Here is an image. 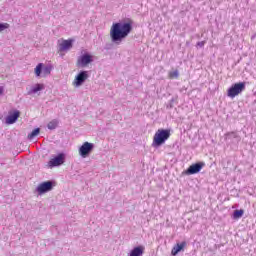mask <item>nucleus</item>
<instances>
[{"label": "nucleus", "instance_id": "1", "mask_svg": "<svg viewBox=\"0 0 256 256\" xmlns=\"http://www.w3.org/2000/svg\"><path fill=\"white\" fill-rule=\"evenodd\" d=\"M133 31L131 22H115L110 28V39L115 45H121Z\"/></svg>", "mask_w": 256, "mask_h": 256}, {"label": "nucleus", "instance_id": "2", "mask_svg": "<svg viewBox=\"0 0 256 256\" xmlns=\"http://www.w3.org/2000/svg\"><path fill=\"white\" fill-rule=\"evenodd\" d=\"M171 137V131L168 129H159L153 139V147H161Z\"/></svg>", "mask_w": 256, "mask_h": 256}, {"label": "nucleus", "instance_id": "3", "mask_svg": "<svg viewBox=\"0 0 256 256\" xmlns=\"http://www.w3.org/2000/svg\"><path fill=\"white\" fill-rule=\"evenodd\" d=\"M245 89V82L235 83L228 89L227 96L230 97V99H235V97H237V95H241V92L245 91Z\"/></svg>", "mask_w": 256, "mask_h": 256}, {"label": "nucleus", "instance_id": "4", "mask_svg": "<svg viewBox=\"0 0 256 256\" xmlns=\"http://www.w3.org/2000/svg\"><path fill=\"white\" fill-rule=\"evenodd\" d=\"M93 149H95V144L90 142H84L78 149V153L80 157H82V159H87V156L91 155Z\"/></svg>", "mask_w": 256, "mask_h": 256}, {"label": "nucleus", "instance_id": "5", "mask_svg": "<svg viewBox=\"0 0 256 256\" xmlns=\"http://www.w3.org/2000/svg\"><path fill=\"white\" fill-rule=\"evenodd\" d=\"M65 163V154L59 153L58 155L54 156L52 159L48 162V167L50 169H53V167H61Z\"/></svg>", "mask_w": 256, "mask_h": 256}, {"label": "nucleus", "instance_id": "6", "mask_svg": "<svg viewBox=\"0 0 256 256\" xmlns=\"http://www.w3.org/2000/svg\"><path fill=\"white\" fill-rule=\"evenodd\" d=\"M52 190H53V182L52 181L42 182L36 188V191L39 195L49 193V191H52Z\"/></svg>", "mask_w": 256, "mask_h": 256}, {"label": "nucleus", "instance_id": "7", "mask_svg": "<svg viewBox=\"0 0 256 256\" xmlns=\"http://www.w3.org/2000/svg\"><path fill=\"white\" fill-rule=\"evenodd\" d=\"M204 167L205 162H197L195 164H192L185 171V175H196V173H199Z\"/></svg>", "mask_w": 256, "mask_h": 256}, {"label": "nucleus", "instance_id": "8", "mask_svg": "<svg viewBox=\"0 0 256 256\" xmlns=\"http://www.w3.org/2000/svg\"><path fill=\"white\" fill-rule=\"evenodd\" d=\"M88 79H89V71L82 70L76 76L75 81H74V85L76 87H81V85H83L84 82Z\"/></svg>", "mask_w": 256, "mask_h": 256}, {"label": "nucleus", "instance_id": "9", "mask_svg": "<svg viewBox=\"0 0 256 256\" xmlns=\"http://www.w3.org/2000/svg\"><path fill=\"white\" fill-rule=\"evenodd\" d=\"M89 63H93V56L89 53H85L78 58V65H80V67H87Z\"/></svg>", "mask_w": 256, "mask_h": 256}, {"label": "nucleus", "instance_id": "10", "mask_svg": "<svg viewBox=\"0 0 256 256\" xmlns=\"http://www.w3.org/2000/svg\"><path fill=\"white\" fill-rule=\"evenodd\" d=\"M21 112L19 110H15L14 112H10L6 117L7 125H13V123H17V119H19Z\"/></svg>", "mask_w": 256, "mask_h": 256}, {"label": "nucleus", "instance_id": "11", "mask_svg": "<svg viewBox=\"0 0 256 256\" xmlns=\"http://www.w3.org/2000/svg\"><path fill=\"white\" fill-rule=\"evenodd\" d=\"M185 247H187V242L183 241L181 243H177L172 248L171 255L177 256L179 253H181V251H183V249H185Z\"/></svg>", "mask_w": 256, "mask_h": 256}, {"label": "nucleus", "instance_id": "12", "mask_svg": "<svg viewBox=\"0 0 256 256\" xmlns=\"http://www.w3.org/2000/svg\"><path fill=\"white\" fill-rule=\"evenodd\" d=\"M226 139L236 144L241 142V136H239L237 132H228L226 134Z\"/></svg>", "mask_w": 256, "mask_h": 256}, {"label": "nucleus", "instance_id": "13", "mask_svg": "<svg viewBox=\"0 0 256 256\" xmlns=\"http://www.w3.org/2000/svg\"><path fill=\"white\" fill-rule=\"evenodd\" d=\"M44 89L45 84L37 83L30 88V90L27 92V95H35L36 93H39V91H43Z\"/></svg>", "mask_w": 256, "mask_h": 256}, {"label": "nucleus", "instance_id": "14", "mask_svg": "<svg viewBox=\"0 0 256 256\" xmlns=\"http://www.w3.org/2000/svg\"><path fill=\"white\" fill-rule=\"evenodd\" d=\"M144 253L145 246H136L130 251L129 256H143Z\"/></svg>", "mask_w": 256, "mask_h": 256}, {"label": "nucleus", "instance_id": "15", "mask_svg": "<svg viewBox=\"0 0 256 256\" xmlns=\"http://www.w3.org/2000/svg\"><path fill=\"white\" fill-rule=\"evenodd\" d=\"M73 47V40H63L59 45V51H69Z\"/></svg>", "mask_w": 256, "mask_h": 256}, {"label": "nucleus", "instance_id": "16", "mask_svg": "<svg viewBox=\"0 0 256 256\" xmlns=\"http://www.w3.org/2000/svg\"><path fill=\"white\" fill-rule=\"evenodd\" d=\"M245 211L243 209L235 210L232 214V219H241L243 217Z\"/></svg>", "mask_w": 256, "mask_h": 256}, {"label": "nucleus", "instance_id": "17", "mask_svg": "<svg viewBox=\"0 0 256 256\" xmlns=\"http://www.w3.org/2000/svg\"><path fill=\"white\" fill-rule=\"evenodd\" d=\"M51 71H53V66L51 64L43 66L42 68L43 75H51Z\"/></svg>", "mask_w": 256, "mask_h": 256}, {"label": "nucleus", "instance_id": "18", "mask_svg": "<svg viewBox=\"0 0 256 256\" xmlns=\"http://www.w3.org/2000/svg\"><path fill=\"white\" fill-rule=\"evenodd\" d=\"M43 63H39L35 68V75L36 77H41V74L43 73Z\"/></svg>", "mask_w": 256, "mask_h": 256}, {"label": "nucleus", "instance_id": "19", "mask_svg": "<svg viewBox=\"0 0 256 256\" xmlns=\"http://www.w3.org/2000/svg\"><path fill=\"white\" fill-rule=\"evenodd\" d=\"M57 125H59V121L54 119L47 124V128L50 129V131H53L54 129H57Z\"/></svg>", "mask_w": 256, "mask_h": 256}, {"label": "nucleus", "instance_id": "20", "mask_svg": "<svg viewBox=\"0 0 256 256\" xmlns=\"http://www.w3.org/2000/svg\"><path fill=\"white\" fill-rule=\"evenodd\" d=\"M39 133H41V128H35L30 134H28V139H35Z\"/></svg>", "mask_w": 256, "mask_h": 256}, {"label": "nucleus", "instance_id": "21", "mask_svg": "<svg viewBox=\"0 0 256 256\" xmlns=\"http://www.w3.org/2000/svg\"><path fill=\"white\" fill-rule=\"evenodd\" d=\"M170 79H177L179 78V70H175L169 73Z\"/></svg>", "mask_w": 256, "mask_h": 256}, {"label": "nucleus", "instance_id": "22", "mask_svg": "<svg viewBox=\"0 0 256 256\" xmlns=\"http://www.w3.org/2000/svg\"><path fill=\"white\" fill-rule=\"evenodd\" d=\"M5 29H9V23H0V33L5 31Z\"/></svg>", "mask_w": 256, "mask_h": 256}, {"label": "nucleus", "instance_id": "23", "mask_svg": "<svg viewBox=\"0 0 256 256\" xmlns=\"http://www.w3.org/2000/svg\"><path fill=\"white\" fill-rule=\"evenodd\" d=\"M207 43V41H200L196 43V47L198 49H203V47H205V44Z\"/></svg>", "mask_w": 256, "mask_h": 256}, {"label": "nucleus", "instance_id": "24", "mask_svg": "<svg viewBox=\"0 0 256 256\" xmlns=\"http://www.w3.org/2000/svg\"><path fill=\"white\" fill-rule=\"evenodd\" d=\"M0 95H3V87H0Z\"/></svg>", "mask_w": 256, "mask_h": 256}]
</instances>
